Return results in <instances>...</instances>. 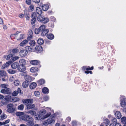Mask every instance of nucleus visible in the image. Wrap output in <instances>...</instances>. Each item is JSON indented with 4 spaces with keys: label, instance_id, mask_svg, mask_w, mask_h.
<instances>
[{
    "label": "nucleus",
    "instance_id": "1a4fd4ad",
    "mask_svg": "<svg viewBox=\"0 0 126 126\" xmlns=\"http://www.w3.org/2000/svg\"><path fill=\"white\" fill-rule=\"evenodd\" d=\"M17 69L20 72H23L26 69L25 66L20 64L19 65Z\"/></svg>",
    "mask_w": 126,
    "mask_h": 126
},
{
    "label": "nucleus",
    "instance_id": "f3484780",
    "mask_svg": "<svg viewBox=\"0 0 126 126\" xmlns=\"http://www.w3.org/2000/svg\"><path fill=\"white\" fill-rule=\"evenodd\" d=\"M11 62L10 61H9L8 62H7L5 63L1 67V68L2 69H4L5 68L7 67L11 64Z\"/></svg>",
    "mask_w": 126,
    "mask_h": 126
},
{
    "label": "nucleus",
    "instance_id": "f704fd0d",
    "mask_svg": "<svg viewBox=\"0 0 126 126\" xmlns=\"http://www.w3.org/2000/svg\"><path fill=\"white\" fill-rule=\"evenodd\" d=\"M37 43L39 45H41L44 43V40L42 39H39L37 40Z\"/></svg>",
    "mask_w": 126,
    "mask_h": 126
},
{
    "label": "nucleus",
    "instance_id": "3c124183",
    "mask_svg": "<svg viewBox=\"0 0 126 126\" xmlns=\"http://www.w3.org/2000/svg\"><path fill=\"white\" fill-rule=\"evenodd\" d=\"M14 84L16 86L19 85V81L18 80H15L14 81Z\"/></svg>",
    "mask_w": 126,
    "mask_h": 126
},
{
    "label": "nucleus",
    "instance_id": "49530a36",
    "mask_svg": "<svg viewBox=\"0 0 126 126\" xmlns=\"http://www.w3.org/2000/svg\"><path fill=\"white\" fill-rule=\"evenodd\" d=\"M40 32H41L40 31V30L39 28H36L35 29V32L36 34H38Z\"/></svg>",
    "mask_w": 126,
    "mask_h": 126
},
{
    "label": "nucleus",
    "instance_id": "e2e57ef3",
    "mask_svg": "<svg viewBox=\"0 0 126 126\" xmlns=\"http://www.w3.org/2000/svg\"><path fill=\"white\" fill-rule=\"evenodd\" d=\"M72 125L73 126H76V122L75 121H73L72 122Z\"/></svg>",
    "mask_w": 126,
    "mask_h": 126
},
{
    "label": "nucleus",
    "instance_id": "864d4df0",
    "mask_svg": "<svg viewBox=\"0 0 126 126\" xmlns=\"http://www.w3.org/2000/svg\"><path fill=\"white\" fill-rule=\"evenodd\" d=\"M26 2L27 4L30 5L31 3L32 0H26Z\"/></svg>",
    "mask_w": 126,
    "mask_h": 126
},
{
    "label": "nucleus",
    "instance_id": "79ce46f5",
    "mask_svg": "<svg viewBox=\"0 0 126 126\" xmlns=\"http://www.w3.org/2000/svg\"><path fill=\"white\" fill-rule=\"evenodd\" d=\"M0 117L1 118L0 120L1 121H2L3 120L5 119L7 117V116L6 115L4 114L3 115H1L0 116Z\"/></svg>",
    "mask_w": 126,
    "mask_h": 126
},
{
    "label": "nucleus",
    "instance_id": "b1692460",
    "mask_svg": "<svg viewBox=\"0 0 126 126\" xmlns=\"http://www.w3.org/2000/svg\"><path fill=\"white\" fill-rule=\"evenodd\" d=\"M42 9L43 11H46L48 9L49 6L47 4L43 5L42 6Z\"/></svg>",
    "mask_w": 126,
    "mask_h": 126
},
{
    "label": "nucleus",
    "instance_id": "774afa93",
    "mask_svg": "<svg viewBox=\"0 0 126 126\" xmlns=\"http://www.w3.org/2000/svg\"><path fill=\"white\" fill-rule=\"evenodd\" d=\"M32 35H29V36L27 38V39L28 40H30L32 38Z\"/></svg>",
    "mask_w": 126,
    "mask_h": 126
},
{
    "label": "nucleus",
    "instance_id": "13d9d810",
    "mask_svg": "<svg viewBox=\"0 0 126 126\" xmlns=\"http://www.w3.org/2000/svg\"><path fill=\"white\" fill-rule=\"evenodd\" d=\"M18 51V50L17 48L13 49L12 50V52L13 53H16Z\"/></svg>",
    "mask_w": 126,
    "mask_h": 126
},
{
    "label": "nucleus",
    "instance_id": "6e6552de",
    "mask_svg": "<svg viewBox=\"0 0 126 126\" xmlns=\"http://www.w3.org/2000/svg\"><path fill=\"white\" fill-rule=\"evenodd\" d=\"M0 92L4 94H11V91L10 89L7 88H5L2 89Z\"/></svg>",
    "mask_w": 126,
    "mask_h": 126
},
{
    "label": "nucleus",
    "instance_id": "603ef678",
    "mask_svg": "<svg viewBox=\"0 0 126 126\" xmlns=\"http://www.w3.org/2000/svg\"><path fill=\"white\" fill-rule=\"evenodd\" d=\"M104 123L106 124H109L110 123V121L108 119H106L104 120Z\"/></svg>",
    "mask_w": 126,
    "mask_h": 126
},
{
    "label": "nucleus",
    "instance_id": "39448f33",
    "mask_svg": "<svg viewBox=\"0 0 126 126\" xmlns=\"http://www.w3.org/2000/svg\"><path fill=\"white\" fill-rule=\"evenodd\" d=\"M21 119L24 121L27 122H29L33 119V118L30 116L26 114L20 117Z\"/></svg>",
    "mask_w": 126,
    "mask_h": 126
},
{
    "label": "nucleus",
    "instance_id": "aec40b11",
    "mask_svg": "<svg viewBox=\"0 0 126 126\" xmlns=\"http://www.w3.org/2000/svg\"><path fill=\"white\" fill-rule=\"evenodd\" d=\"M41 35L42 36L46 35L49 32V30L47 29H46L44 30L41 32Z\"/></svg>",
    "mask_w": 126,
    "mask_h": 126
},
{
    "label": "nucleus",
    "instance_id": "052dcab7",
    "mask_svg": "<svg viewBox=\"0 0 126 126\" xmlns=\"http://www.w3.org/2000/svg\"><path fill=\"white\" fill-rule=\"evenodd\" d=\"M13 101H14V102H16L19 100V99L17 98H14L12 99Z\"/></svg>",
    "mask_w": 126,
    "mask_h": 126
},
{
    "label": "nucleus",
    "instance_id": "ea45409f",
    "mask_svg": "<svg viewBox=\"0 0 126 126\" xmlns=\"http://www.w3.org/2000/svg\"><path fill=\"white\" fill-rule=\"evenodd\" d=\"M51 115V113L50 112H49L46 115L43 116V117H42V118L44 119L47 118L49 116H50Z\"/></svg>",
    "mask_w": 126,
    "mask_h": 126
},
{
    "label": "nucleus",
    "instance_id": "0eeeda50",
    "mask_svg": "<svg viewBox=\"0 0 126 126\" xmlns=\"http://www.w3.org/2000/svg\"><path fill=\"white\" fill-rule=\"evenodd\" d=\"M22 102L25 105L32 104L33 102V100L32 99H23L22 100Z\"/></svg>",
    "mask_w": 126,
    "mask_h": 126
},
{
    "label": "nucleus",
    "instance_id": "4be33fe9",
    "mask_svg": "<svg viewBox=\"0 0 126 126\" xmlns=\"http://www.w3.org/2000/svg\"><path fill=\"white\" fill-rule=\"evenodd\" d=\"M37 84L35 82H33L31 83L30 85V89H32L35 88L37 86Z\"/></svg>",
    "mask_w": 126,
    "mask_h": 126
},
{
    "label": "nucleus",
    "instance_id": "dca6fc26",
    "mask_svg": "<svg viewBox=\"0 0 126 126\" xmlns=\"http://www.w3.org/2000/svg\"><path fill=\"white\" fill-rule=\"evenodd\" d=\"M17 40H20L24 38V35L23 34H18L16 37Z\"/></svg>",
    "mask_w": 126,
    "mask_h": 126
},
{
    "label": "nucleus",
    "instance_id": "a211bd4d",
    "mask_svg": "<svg viewBox=\"0 0 126 126\" xmlns=\"http://www.w3.org/2000/svg\"><path fill=\"white\" fill-rule=\"evenodd\" d=\"M27 108L28 109H33L35 107V105L34 104H30L27 105H25Z\"/></svg>",
    "mask_w": 126,
    "mask_h": 126
},
{
    "label": "nucleus",
    "instance_id": "393cba45",
    "mask_svg": "<svg viewBox=\"0 0 126 126\" xmlns=\"http://www.w3.org/2000/svg\"><path fill=\"white\" fill-rule=\"evenodd\" d=\"M42 92L44 94H48L49 92L48 89L46 87H44L42 89Z\"/></svg>",
    "mask_w": 126,
    "mask_h": 126
},
{
    "label": "nucleus",
    "instance_id": "37998d69",
    "mask_svg": "<svg viewBox=\"0 0 126 126\" xmlns=\"http://www.w3.org/2000/svg\"><path fill=\"white\" fill-rule=\"evenodd\" d=\"M36 19L35 18H33L31 20V23L32 25H33L34 24L36 21Z\"/></svg>",
    "mask_w": 126,
    "mask_h": 126
},
{
    "label": "nucleus",
    "instance_id": "f8f14e48",
    "mask_svg": "<svg viewBox=\"0 0 126 126\" xmlns=\"http://www.w3.org/2000/svg\"><path fill=\"white\" fill-rule=\"evenodd\" d=\"M25 79H26V80H27L29 82H31L32 80V79L31 77L28 75H25L24 76Z\"/></svg>",
    "mask_w": 126,
    "mask_h": 126
},
{
    "label": "nucleus",
    "instance_id": "ddd939ff",
    "mask_svg": "<svg viewBox=\"0 0 126 126\" xmlns=\"http://www.w3.org/2000/svg\"><path fill=\"white\" fill-rule=\"evenodd\" d=\"M116 117L118 119H119L121 118L122 115L120 112L119 111H117L114 113Z\"/></svg>",
    "mask_w": 126,
    "mask_h": 126
},
{
    "label": "nucleus",
    "instance_id": "7c9ffc66",
    "mask_svg": "<svg viewBox=\"0 0 126 126\" xmlns=\"http://www.w3.org/2000/svg\"><path fill=\"white\" fill-rule=\"evenodd\" d=\"M28 41L27 40H25L22 41L20 44V46H23L28 43Z\"/></svg>",
    "mask_w": 126,
    "mask_h": 126
},
{
    "label": "nucleus",
    "instance_id": "680f3d73",
    "mask_svg": "<svg viewBox=\"0 0 126 126\" xmlns=\"http://www.w3.org/2000/svg\"><path fill=\"white\" fill-rule=\"evenodd\" d=\"M14 80V78L13 77L11 76L9 79V80L12 82Z\"/></svg>",
    "mask_w": 126,
    "mask_h": 126
},
{
    "label": "nucleus",
    "instance_id": "cd10ccee",
    "mask_svg": "<svg viewBox=\"0 0 126 126\" xmlns=\"http://www.w3.org/2000/svg\"><path fill=\"white\" fill-rule=\"evenodd\" d=\"M39 63L38 60H33L31 61L30 63L32 65H37Z\"/></svg>",
    "mask_w": 126,
    "mask_h": 126
},
{
    "label": "nucleus",
    "instance_id": "412c9836",
    "mask_svg": "<svg viewBox=\"0 0 126 126\" xmlns=\"http://www.w3.org/2000/svg\"><path fill=\"white\" fill-rule=\"evenodd\" d=\"M26 124L27 126H33L34 125L33 119L27 122Z\"/></svg>",
    "mask_w": 126,
    "mask_h": 126
},
{
    "label": "nucleus",
    "instance_id": "5701e85b",
    "mask_svg": "<svg viewBox=\"0 0 126 126\" xmlns=\"http://www.w3.org/2000/svg\"><path fill=\"white\" fill-rule=\"evenodd\" d=\"M47 37L48 39L51 40L53 39L54 37V35L51 33H49L47 34Z\"/></svg>",
    "mask_w": 126,
    "mask_h": 126
},
{
    "label": "nucleus",
    "instance_id": "f257e3e1",
    "mask_svg": "<svg viewBox=\"0 0 126 126\" xmlns=\"http://www.w3.org/2000/svg\"><path fill=\"white\" fill-rule=\"evenodd\" d=\"M32 48L31 47L27 46L25 47V50L23 49L20 50L19 52L20 55L22 57H25L27 55L28 52L32 51Z\"/></svg>",
    "mask_w": 126,
    "mask_h": 126
},
{
    "label": "nucleus",
    "instance_id": "de8ad7c7",
    "mask_svg": "<svg viewBox=\"0 0 126 126\" xmlns=\"http://www.w3.org/2000/svg\"><path fill=\"white\" fill-rule=\"evenodd\" d=\"M12 57H13V55L12 54H9L7 56L6 59L7 60H11V59Z\"/></svg>",
    "mask_w": 126,
    "mask_h": 126
},
{
    "label": "nucleus",
    "instance_id": "2f4dec72",
    "mask_svg": "<svg viewBox=\"0 0 126 126\" xmlns=\"http://www.w3.org/2000/svg\"><path fill=\"white\" fill-rule=\"evenodd\" d=\"M36 42L35 41L33 40H30L29 42V44L31 47H33L35 45Z\"/></svg>",
    "mask_w": 126,
    "mask_h": 126
},
{
    "label": "nucleus",
    "instance_id": "bf43d9fd",
    "mask_svg": "<svg viewBox=\"0 0 126 126\" xmlns=\"http://www.w3.org/2000/svg\"><path fill=\"white\" fill-rule=\"evenodd\" d=\"M40 112H41V114L43 115L45 114L46 112V111L45 110H41Z\"/></svg>",
    "mask_w": 126,
    "mask_h": 126
},
{
    "label": "nucleus",
    "instance_id": "473e14b6",
    "mask_svg": "<svg viewBox=\"0 0 126 126\" xmlns=\"http://www.w3.org/2000/svg\"><path fill=\"white\" fill-rule=\"evenodd\" d=\"M45 82V81L43 79H40L38 82V83L39 85H41L43 84Z\"/></svg>",
    "mask_w": 126,
    "mask_h": 126
},
{
    "label": "nucleus",
    "instance_id": "4d7b16f0",
    "mask_svg": "<svg viewBox=\"0 0 126 126\" xmlns=\"http://www.w3.org/2000/svg\"><path fill=\"white\" fill-rule=\"evenodd\" d=\"M111 120L112 122H113V123L114 122L116 123H117V120L116 118H114L113 117L112 119H111Z\"/></svg>",
    "mask_w": 126,
    "mask_h": 126
},
{
    "label": "nucleus",
    "instance_id": "423d86ee",
    "mask_svg": "<svg viewBox=\"0 0 126 126\" xmlns=\"http://www.w3.org/2000/svg\"><path fill=\"white\" fill-rule=\"evenodd\" d=\"M6 73V72L3 70L0 71V77L1 78L2 81H6L7 79Z\"/></svg>",
    "mask_w": 126,
    "mask_h": 126
},
{
    "label": "nucleus",
    "instance_id": "58836bf2",
    "mask_svg": "<svg viewBox=\"0 0 126 126\" xmlns=\"http://www.w3.org/2000/svg\"><path fill=\"white\" fill-rule=\"evenodd\" d=\"M37 13L33 12L31 15V17L32 18H36L37 16Z\"/></svg>",
    "mask_w": 126,
    "mask_h": 126
},
{
    "label": "nucleus",
    "instance_id": "4c0bfd02",
    "mask_svg": "<svg viewBox=\"0 0 126 126\" xmlns=\"http://www.w3.org/2000/svg\"><path fill=\"white\" fill-rule=\"evenodd\" d=\"M41 32L46 29V26L45 25H42L40 26L39 28Z\"/></svg>",
    "mask_w": 126,
    "mask_h": 126
},
{
    "label": "nucleus",
    "instance_id": "8fccbe9b",
    "mask_svg": "<svg viewBox=\"0 0 126 126\" xmlns=\"http://www.w3.org/2000/svg\"><path fill=\"white\" fill-rule=\"evenodd\" d=\"M40 94V92L38 91H35L34 92L35 95L37 97H38Z\"/></svg>",
    "mask_w": 126,
    "mask_h": 126
},
{
    "label": "nucleus",
    "instance_id": "7ed1b4c3",
    "mask_svg": "<svg viewBox=\"0 0 126 126\" xmlns=\"http://www.w3.org/2000/svg\"><path fill=\"white\" fill-rule=\"evenodd\" d=\"M52 118H54L55 117V114H54L52 116ZM55 121L53 119V118H49L47 120H46L43 124V125H48L51 124V123H54Z\"/></svg>",
    "mask_w": 126,
    "mask_h": 126
},
{
    "label": "nucleus",
    "instance_id": "2eb2a0df",
    "mask_svg": "<svg viewBox=\"0 0 126 126\" xmlns=\"http://www.w3.org/2000/svg\"><path fill=\"white\" fill-rule=\"evenodd\" d=\"M19 63L17 62H15L11 64V66L12 68L13 69H16L18 68L19 66Z\"/></svg>",
    "mask_w": 126,
    "mask_h": 126
},
{
    "label": "nucleus",
    "instance_id": "c85d7f7f",
    "mask_svg": "<svg viewBox=\"0 0 126 126\" xmlns=\"http://www.w3.org/2000/svg\"><path fill=\"white\" fill-rule=\"evenodd\" d=\"M121 121L123 124H125L123 126H126V117H123L121 118Z\"/></svg>",
    "mask_w": 126,
    "mask_h": 126
},
{
    "label": "nucleus",
    "instance_id": "0e129e2a",
    "mask_svg": "<svg viewBox=\"0 0 126 126\" xmlns=\"http://www.w3.org/2000/svg\"><path fill=\"white\" fill-rule=\"evenodd\" d=\"M94 69L93 66H92L91 67H89L87 68L86 69V70H92Z\"/></svg>",
    "mask_w": 126,
    "mask_h": 126
},
{
    "label": "nucleus",
    "instance_id": "6ab92c4d",
    "mask_svg": "<svg viewBox=\"0 0 126 126\" xmlns=\"http://www.w3.org/2000/svg\"><path fill=\"white\" fill-rule=\"evenodd\" d=\"M36 13L38 15H41L42 14V11L41 8L39 7H37L36 9Z\"/></svg>",
    "mask_w": 126,
    "mask_h": 126
},
{
    "label": "nucleus",
    "instance_id": "338daca9",
    "mask_svg": "<svg viewBox=\"0 0 126 126\" xmlns=\"http://www.w3.org/2000/svg\"><path fill=\"white\" fill-rule=\"evenodd\" d=\"M49 98V97L47 96H46L44 97V100L46 101H47L48 100Z\"/></svg>",
    "mask_w": 126,
    "mask_h": 126
},
{
    "label": "nucleus",
    "instance_id": "69168bd1",
    "mask_svg": "<svg viewBox=\"0 0 126 126\" xmlns=\"http://www.w3.org/2000/svg\"><path fill=\"white\" fill-rule=\"evenodd\" d=\"M28 34H29V35H32L33 34V32L31 30H29Z\"/></svg>",
    "mask_w": 126,
    "mask_h": 126
},
{
    "label": "nucleus",
    "instance_id": "20e7f679",
    "mask_svg": "<svg viewBox=\"0 0 126 126\" xmlns=\"http://www.w3.org/2000/svg\"><path fill=\"white\" fill-rule=\"evenodd\" d=\"M14 105L12 103H10L7 105V108L6 110L7 112L9 113L14 112L15 111V108L13 107Z\"/></svg>",
    "mask_w": 126,
    "mask_h": 126
},
{
    "label": "nucleus",
    "instance_id": "f03ea898",
    "mask_svg": "<svg viewBox=\"0 0 126 126\" xmlns=\"http://www.w3.org/2000/svg\"><path fill=\"white\" fill-rule=\"evenodd\" d=\"M37 19L38 21L42 22L44 24L47 23L49 21V19L48 18L45 17L44 16L40 15L38 16Z\"/></svg>",
    "mask_w": 126,
    "mask_h": 126
},
{
    "label": "nucleus",
    "instance_id": "6e6d98bb",
    "mask_svg": "<svg viewBox=\"0 0 126 126\" xmlns=\"http://www.w3.org/2000/svg\"><path fill=\"white\" fill-rule=\"evenodd\" d=\"M19 33V32L18 31H17L15 34H12L11 35V37L12 36H13L14 35L16 37V36Z\"/></svg>",
    "mask_w": 126,
    "mask_h": 126
},
{
    "label": "nucleus",
    "instance_id": "9d476101",
    "mask_svg": "<svg viewBox=\"0 0 126 126\" xmlns=\"http://www.w3.org/2000/svg\"><path fill=\"white\" fill-rule=\"evenodd\" d=\"M121 105L122 107H124L126 105V98L124 97L121 99Z\"/></svg>",
    "mask_w": 126,
    "mask_h": 126
},
{
    "label": "nucleus",
    "instance_id": "4468645a",
    "mask_svg": "<svg viewBox=\"0 0 126 126\" xmlns=\"http://www.w3.org/2000/svg\"><path fill=\"white\" fill-rule=\"evenodd\" d=\"M19 64L25 66L27 64L26 61L24 59H22L19 61Z\"/></svg>",
    "mask_w": 126,
    "mask_h": 126
},
{
    "label": "nucleus",
    "instance_id": "09e8293b",
    "mask_svg": "<svg viewBox=\"0 0 126 126\" xmlns=\"http://www.w3.org/2000/svg\"><path fill=\"white\" fill-rule=\"evenodd\" d=\"M18 94V92L16 91H15L12 93V95L13 96H16Z\"/></svg>",
    "mask_w": 126,
    "mask_h": 126
},
{
    "label": "nucleus",
    "instance_id": "5fc2aeb1",
    "mask_svg": "<svg viewBox=\"0 0 126 126\" xmlns=\"http://www.w3.org/2000/svg\"><path fill=\"white\" fill-rule=\"evenodd\" d=\"M50 20L53 22H54L56 20V18L53 16H51L50 18Z\"/></svg>",
    "mask_w": 126,
    "mask_h": 126
},
{
    "label": "nucleus",
    "instance_id": "a19ab883",
    "mask_svg": "<svg viewBox=\"0 0 126 126\" xmlns=\"http://www.w3.org/2000/svg\"><path fill=\"white\" fill-rule=\"evenodd\" d=\"M24 107L23 105L21 104L18 106V109L20 110H22L24 109Z\"/></svg>",
    "mask_w": 126,
    "mask_h": 126
},
{
    "label": "nucleus",
    "instance_id": "9b49d317",
    "mask_svg": "<svg viewBox=\"0 0 126 126\" xmlns=\"http://www.w3.org/2000/svg\"><path fill=\"white\" fill-rule=\"evenodd\" d=\"M35 49L36 52L37 53L42 52L43 49L42 47L40 46H36L35 47Z\"/></svg>",
    "mask_w": 126,
    "mask_h": 126
},
{
    "label": "nucleus",
    "instance_id": "c03bdc74",
    "mask_svg": "<svg viewBox=\"0 0 126 126\" xmlns=\"http://www.w3.org/2000/svg\"><path fill=\"white\" fill-rule=\"evenodd\" d=\"M110 126H121V125L120 123L117 122L115 125L113 124H111L110 125Z\"/></svg>",
    "mask_w": 126,
    "mask_h": 126
},
{
    "label": "nucleus",
    "instance_id": "c9c22d12",
    "mask_svg": "<svg viewBox=\"0 0 126 126\" xmlns=\"http://www.w3.org/2000/svg\"><path fill=\"white\" fill-rule=\"evenodd\" d=\"M8 72L10 74H13L16 72V71L13 70L12 69H9L8 70Z\"/></svg>",
    "mask_w": 126,
    "mask_h": 126
},
{
    "label": "nucleus",
    "instance_id": "bb28decb",
    "mask_svg": "<svg viewBox=\"0 0 126 126\" xmlns=\"http://www.w3.org/2000/svg\"><path fill=\"white\" fill-rule=\"evenodd\" d=\"M24 12L25 16L26 19L27 20H29L30 19V17L28 12H27L26 11H25Z\"/></svg>",
    "mask_w": 126,
    "mask_h": 126
},
{
    "label": "nucleus",
    "instance_id": "c756f323",
    "mask_svg": "<svg viewBox=\"0 0 126 126\" xmlns=\"http://www.w3.org/2000/svg\"><path fill=\"white\" fill-rule=\"evenodd\" d=\"M28 113L30 114L32 116H33L36 113V112L34 110H30L27 112Z\"/></svg>",
    "mask_w": 126,
    "mask_h": 126
},
{
    "label": "nucleus",
    "instance_id": "a18cd8bd",
    "mask_svg": "<svg viewBox=\"0 0 126 126\" xmlns=\"http://www.w3.org/2000/svg\"><path fill=\"white\" fill-rule=\"evenodd\" d=\"M34 9V6L32 5H31L29 7V9L30 11L32 12L33 11Z\"/></svg>",
    "mask_w": 126,
    "mask_h": 126
},
{
    "label": "nucleus",
    "instance_id": "a878e982",
    "mask_svg": "<svg viewBox=\"0 0 126 126\" xmlns=\"http://www.w3.org/2000/svg\"><path fill=\"white\" fill-rule=\"evenodd\" d=\"M29 84V81L26 80L23 83V87L24 88H26L28 86Z\"/></svg>",
    "mask_w": 126,
    "mask_h": 126
},
{
    "label": "nucleus",
    "instance_id": "72a5a7b5",
    "mask_svg": "<svg viewBox=\"0 0 126 126\" xmlns=\"http://www.w3.org/2000/svg\"><path fill=\"white\" fill-rule=\"evenodd\" d=\"M19 58V57L17 56H15L14 57H12V58L11 59V60H10V61L11 62V63H12L13 62L17 60Z\"/></svg>",
    "mask_w": 126,
    "mask_h": 126
},
{
    "label": "nucleus",
    "instance_id": "e433bc0d",
    "mask_svg": "<svg viewBox=\"0 0 126 126\" xmlns=\"http://www.w3.org/2000/svg\"><path fill=\"white\" fill-rule=\"evenodd\" d=\"M24 113L23 112H16V114L17 116H22L23 115Z\"/></svg>",
    "mask_w": 126,
    "mask_h": 126
}]
</instances>
